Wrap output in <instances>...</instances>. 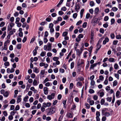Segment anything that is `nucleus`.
Listing matches in <instances>:
<instances>
[{
    "mask_svg": "<svg viewBox=\"0 0 121 121\" xmlns=\"http://www.w3.org/2000/svg\"><path fill=\"white\" fill-rule=\"evenodd\" d=\"M72 51H70V52L69 53V54L67 56V57L66 58V59H69V57L71 55V54L72 53Z\"/></svg>",
    "mask_w": 121,
    "mask_h": 121,
    "instance_id": "nucleus-34",
    "label": "nucleus"
},
{
    "mask_svg": "<svg viewBox=\"0 0 121 121\" xmlns=\"http://www.w3.org/2000/svg\"><path fill=\"white\" fill-rule=\"evenodd\" d=\"M108 110V108H104L101 109L102 114L103 115V114L105 113V112H107Z\"/></svg>",
    "mask_w": 121,
    "mask_h": 121,
    "instance_id": "nucleus-5",
    "label": "nucleus"
},
{
    "mask_svg": "<svg viewBox=\"0 0 121 121\" xmlns=\"http://www.w3.org/2000/svg\"><path fill=\"white\" fill-rule=\"evenodd\" d=\"M80 60L79 59L78 61L77 65L78 66H80L81 65L83 64L84 63L83 60H81V61L80 63Z\"/></svg>",
    "mask_w": 121,
    "mask_h": 121,
    "instance_id": "nucleus-8",
    "label": "nucleus"
},
{
    "mask_svg": "<svg viewBox=\"0 0 121 121\" xmlns=\"http://www.w3.org/2000/svg\"><path fill=\"white\" fill-rule=\"evenodd\" d=\"M77 86H82V82H78L77 84Z\"/></svg>",
    "mask_w": 121,
    "mask_h": 121,
    "instance_id": "nucleus-21",
    "label": "nucleus"
},
{
    "mask_svg": "<svg viewBox=\"0 0 121 121\" xmlns=\"http://www.w3.org/2000/svg\"><path fill=\"white\" fill-rule=\"evenodd\" d=\"M51 103L50 102L47 103H43V106L44 107L46 108L47 107H49L51 106Z\"/></svg>",
    "mask_w": 121,
    "mask_h": 121,
    "instance_id": "nucleus-3",
    "label": "nucleus"
},
{
    "mask_svg": "<svg viewBox=\"0 0 121 121\" xmlns=\"http://www.w3.org/2000/svg\"><path fill=\"white\" fill-rule=\"evenodd\" d=\"M15 100L14 99H12L10 100V104H13L15 103Z\"/></svg>",
    "mask_w": 121,
    "mask_h": 121,
    "instance_id": "nucleus-22",
    "label": "nucleus"
},
{
    "mask_svg": "<svg viewBox=\"0 0 121 121\" xmlns=\"http://www.w3.org/2000/svg\"><path fill=\"white\" fill-rule=\"evenodd\" d=\"M67 10V9L65 7H62L61 9V10L63 11H65Z\"/></svg>",
    "mask_w": 121,
    "mask_h": 121,
    "instance_id": "nucleus-59",
    "label": "nucleus"
},
{
    "mask_svg": "<svg viewBox=\"0 0 121 121\" xmlns=\"http://www.w3.org/2000/svg\"><path fill=\"white\" fill-rule=\"evenodd\" d=\"M37 82L36 80L35 79H34V80L33 83V85H34L37 86Z\"/></svg>",
    "mask_w": 121,
    "mask_h": 121,
    "instance_id": "nucleus-50",
    "label": "nucleus"
},
{
    "mask_svg": "<svg viewBox=\"0 0 121 121\" xmlns=\"http://www.w3.org/2000/svg\"><path fill=\"white\" fill-rule=\"evenodd\" d=\"M9 25V26L10 27L12 28V27L14 26V24L13 23L11 22Z\"/></svg>",
    "mask_w": 121,
    "mask_h": 121,
    "instance_id": "nucleus-46",
    "label": "nucleus"
},
{
    "mask_svg": "<svg viewBox=\"0 0 121 121\" xmlns=\"http://www.w3.org/2000/svg\"><path fill=\"white\" fill-rule=\"evenodd\" d=\"M52 45V43H47V48L48 47V48L47 49V50L48 51H50L51 50V45Z\"/></svg>",
    "mask_w": 121,
    "mask_h": 121,
    "instance_id": "nucleus-4",
    "label": "nucleus"
},
{
    "mask_svg": "<svg viewBox=\"0 0 121 121\" xmlns=\"http://www.w3.org/2000/svg\"><path fill=\"white\" fill-rule=\"evenodd\" d=\"M118 42V40H114L113 41V44L114 45H116Z\"/></svg>",
    "mask_w": 121,
    "mask_h": 121,
    "instance_id": "nucleus-31",
    "label": "nucleus"
},
{
    "mask_svg": "<svg viewBox=\"0 0 121 121\" xmlns=\"http://www.w3.org/2000/svg\"><path fill=\"white\" fill-rule=\"evenodd\" d=\"M20 20V18L19 17H17L16 19L15 23L16 24H17V23Z\"/></svg>",
    "mask_w": 121,
    "mask_h": 121,
    "instance_id": "nucleus-47",
    "label": "nucleus"
},
{
    "mask_svg": "<svg viewBox=\"0 0 121 121\" xmlns=\"http://www.w3.org/2000/svg\"><path fill=\"white\" fill-rule=\"evenodd\" d=\"M90 5L92 7L94 5V2L93 1H91L90 2Z\"/></svg>",
    "mask_w": 121,
    "mask_h": 121,
    "instance_id": "nucleus-30",
    "label": "nucleus"
},
{
    "mask_svg": "<svg viewBox=\"0 0 121 121\" xmlns=\"http://www.w3.org/2000/svg\"><path fill=\"white\" fill-rule=\"evenodd\" d=\"M22 96L21 95H19L18 96V98L17 99V102L18 103L21 102V98Z\"/></svg>",
    "mask_w": 121,
    "mask_h": 121,
    "instance_id": "nucleus-9",
    "label": "nucleus"
},
{
    "mask_svg": "<svg viewBox=\"0 0 121 121\" xmlns=\"http://www.w3.org/2000/svg\"><path fill=\"white\" fill-rule=\"evenodd\" d=\"M47 98L48 99L50 100H51L52 99H53V98L52 97H51L50 95H48L47 96Z\"/></svg>",
    "mask_w": 121,
    "mask_h": 121,
    "instance_id": "nucleus-42",
    "label": "nucleus"
},
{
    "mask_svg": "<svg viewBox=\"0 0 121 121\" xmlns=\"http://www.w3.org/2000/svg\"><path fill=\"white\" fill-rule=\"evenodd\" d=\"M96 117H99L100 116V112L98 111H97L96 112Z\"/></svg>",
    "mask_w": 121,
    "mask_h": 121,
    "instance_id": "nucleus-45",
    "label": "nucleus"
},
{
    "mask_svg": "<svg viewBox=\"0 0 121 121\" xmlns=\"http://www.w3.org/2000/svg\"><path fill=\"white\" fill-rule=\"evenodd\" d=\"M112 10L114 12L117 11L118 10V9L115 7H113L112 9Z\"/></svg>",
    "mask_w": 121,
    "mask_h": 121,
    "instance_id": "nucleus-35",
    "label": "nucleus"
},
{
    "mask_svg": "<svg viewBox=\"0 0 121 121\" xmlns=\"http://www.w3.org/2000/svg\"><path fill=\"white\" fill-rule=\"evenodd\" d=\"M46 52H42L40 54V55L41 56H44L46 55Z\"/></svg>",
    "mask_w": 121,
    "mask_h": 121,
    "instance_id": "nucleus-17",
    "label": "nucleus"
},
{
    "mask_svg": "<svg viewBox=\"0 0 121 121\" xmlns=\"http://www.w3.org/2000/svg\"><path fill=\"white\" fill-rule=\"evenodd\" d=\"M84 79V78L83 77H80L78 78L77 79H76V81H82Z\"/></svg>",
    "mask_w": 121,
    "mask_h": 121,
    "instance_id": "nucleus-11",
    "label": "nucleus"
},
{
    "mask_svg": "<svg viewBox=\"0 0 121 121\" xmlns=\"http://www.w3.org/2000/svg\"><path fill=\"white\" fill-rule=\"evenodd\" d=\"M31 78H35V74L34 73L32 74L31 75Z\"/></svg>",
    "mask_w": 121,
    "mask_h": 121,
    "instance_id": "nucleus-58",
    "label": "nucleus"
},
{
    "mask_svg": "<svg viewBox=\"0 0 121 121\" xmlns=\"http://www.w3.org/2000/svg\"><path fill=\"white\" fill-rule=\"evenodd\" d=\"M61 97L62 95L61 94H59L58 95L57 98L59 100H60L61 99Z\"/></svg>",
    "mask_w": 121,
    "mask_h": 121,
    "instance_id": "nucleus-60",
    "label": "nucleus"
},
{
    "mask_svg": "<svg viewBox=\"0 0 121 121\" xmlns=\"http://www.w3.org/2000/svg\"><path fill=\"white\" fill-rule=\"evenodd\" d=\"M99 78L100 80L101 81L103 80L104 79V77L102 75L100 76Z\"/></svg>",
    "mask_w": 121,
    "mask_h": 121,
    "instance_id": "nucleus-56",
    "label": "nucleus"
},
{
    "mask_svg": "<svg viewBox=\"0 0 121 121\" xmlns=\"http://www.w3.org/2000/svg\"><path fill=\"white\" fill-rule=\"evenodd\" d=\"M67 116L69 118H71L73 117L72 114L70 113H68Z\"/></svg>",
    "mask_w": 121,
    "mask_h": 121,
    "instance_id": "nucleus-32",
    "label": "nucleus"
},
{
    "mask_svg": "<svg viewBox=\"0 0 121 121\" xmlns=\"http://www.w3.org/2000/svg\"><path fill=\"white\" fill-rule=\"evenodd\" d=\"M85 106H86L87 108L88 109L90 107V106L89 104L88 103H85Z\"/></svg>",
    "mask_w": 121,
    "mask_h": 121,
    "instance_id": "nucleus-49",
    "label": "nucleus"
},
{
    "mask_svg": "<svg viewBox=\"0 0 121 121\" xmlns=\"http://www.w3.org/2000/svg\"><path fill=\"white\" fill-rule=\"evenodd\" d=\"M89 92L91 94L94 93L95 92L92 89H90Z\"/></svg>",
    "mask_w": 121,
    "mask_h": 121,
    "instance_id": "nucleus-40",
    "label": "nucleus"
},
{
    "mask_svg": "<svg viewBox=\"0 0 121 121\" xmlns=\"http://www.w3.org/2000/svg\"><path fill=\"white\" fill-rule=\"evenodd\" d=\"M116 38L117 39H121V36L120 35H118L116 36Z\"/></svg>",
    "mask_w": 121,
    "mask_h": 121,
    "instance_id": "nucleus-25",
    "label": "nucleus"
},
{
    "mask_svg": "<svg viewBox=\"0 0 121 121\" xmlns=\"http://www.w3.org/2000/svg\"><path fill=\"white\" fill-rule=\"evenodd\" d=\"M87 25V23L86 22H84L82 25V27L84 28L86 27V26Z\"/></svg>",
    "mask_w": 121,
    "mask_h": 121,
    "instance_id": "nucleus-43",
    "label": "nucleus"
},
{
    "mask_svg": "<svg viewBox=\"0 0 121 121\" xmlns=\"http://www.w3.org/2000/svg\"><path fill=\"white\" fill-rule=\"evenodd\" d=\"M4 65L6 66H8L9 65V63L8 62H6L4 63Z\"/></svg>",
    "mask_w": 121,
    "mask_h": 121,
    "instance_id": "nucleus-48",
    "label": "nucleus"
},
{
    "mask_svg": "<svg viewBox=\"0 0 121 121\" xmlns=\"http://www.w3.org/2000/svg\"><path fill=\"white\" fill-rule=\"evenodd\" d=\"M7 44H6V43H4V47L3 49V50H7Z\"/></svg>",
    "mask_w": 121,
    "mask_h": 121,
    "instance_id": "nucleus-29",
    "label": "nucleus"
},
{
    "mask_svg": "<svg viewBox=\"0 0 121 121\" xmlns=\"http://www.w3.org/2000/svg\"><path fill=\"white\" fill-rule=\"evenodd\" d=\"M76 51L77 54L78 55V56H80V55L82 53V52H81V51L80 52V50L78 49H77Z\"/></svg>",
    "mask_w": 121,
    "mask_h": 121,
    "instance_id": "nucleus-10",
    "label": "nucleus"
},
{
    "mask_svg": "<svg viewBox=\"0 0 121 121\" xmlns=\"http://www.w3.org/2000/svg\"><path fill=\"white\" fill-rule=\"evenodd\" d=\"M120 92L119 91H117L116 93V96L118 97L119 95Z\"/></svg>",
    "mask_w": 121,
    "mask_h": 121,
    "instance_id": "nucleus-61",
    "label": "nucleus"
},
{
    "mask_svg": "<svg viewBox=\"0 0 121 121\" xmlns=\"http://www.w3.org/2000/svg\"><path fill=\"white\" fill-rule=\"evenodd\" d=\"M73 84L72 83H71L70 84L69 88L70 89H71L73 88Z\"/></svg>",
    "mask_w": 121,
    "mask_h": 121,
    "instance_id": "nucleus-52",
    "label": "nucleus"
},
{
    "mask_svg": "<svg viewBox=\"0 0 121 121\" xmlns=\"http://www.w3.org/2000/svg\"><path fill=\"white\" fill-rule=\"evenodd\" d=\"M111 25L113 24L115 22V20L114 18H112L111 19Z\"/></svg>",
    "mask_w": 121,
    "mask_h": 121,
    "instance_id": "nucleus-37",
    "label": "nucleus"
},
{
    "mask_svg": "<svg viewBox=\"0 0 121 121\" xmlns=\"http://www.w3.org/2000/svg\"><path fill=\"white\" fill-rule=\"evenodd\" d=\"M59 59L58 57H54L52 58V59L54 61H56Z\"/></svg>",
    "mask_w": 121,
    "mask_h": 121,
    "instance_id": "nucleus-26",
    "label": "nucleus"
},
{
    "mask_svg": "<svg viewBox=\"0 0 121 121\" xmlns=\"http://www.w3.org/2000/svg\"><path fill=\"white\" fill-rule=\"evenodd\" d=\"M33 71L36 73H38L39 72V70L37 67L34 68Z\"/></svg>",
    "mask_w": 121,
    "mask_h": 121,
    "instance_id": "nucleus-14",
    "label": "nucleus"
},
{
    "mask_svg": "<svg viewBox=\"0 0 121 121\" xmlns=\"http://www.w3.org/2000/svg\"><path fill=\"white\" fill-rule=\"evenodd\" d=\"M29 98V97L28 96H26L23 99L24 101H25V102H26L27 101V100Z\"/></svg>",
    "mask_w": 121,
    "mask_h": 121,
    "instance_id": "nucleus-24",
    "label": "nucleus"
},
{
    "mask_svg": "<svg viewBox=\"0 0 121 121\" xmlns=\"http://www.w3.org/2000/svg\"><path fill=\"white\" fill-rule=\"evenodd\" d=\"M112 99V97H108L106 98V100L108 101L111 102Z\"/></svg>",
    "mask_w": 121,
    "mask_h": 121,
    "instance_id": "nucleus-23",
    "label": "nucleus"
},
{
    "mask_svg": "<svg viewBox=\"0 0 121 121\" xmlns=\"http://www.w3.org/2000/svg\"><path fill=\"white\" fill-rule=\"evenodd\" d=\"M100 21L98 18H95V19H92L91 22L92 23L95 24L97 23H98Z\"/></svg>",
    "mask_w": 121,
    "mask_h": 121,
    "instance_id": "nucleus-2",
    "label": "nucleus"
},
{
    "mask_svg": "<svg viewBox=\"0 0 121 121\" xmlns=\"http://www.w3.org/2000/svg\"><path fill=\"white\" fill-rule=\"evenodd\" d=\"M109 19V17L108 16H105L104 18V20L105 21H108Z\"/></svg>",
    "mask_w": 121,
    "mask_h": 121,
    "instance_id": "nucleus-55",
    "label": "nucleus"
},
{
    "mask_svg": "<svg viewBox=\"0 0 121 121\" xmlns=\"http://www.w3.org/2000/svg\"><path fill=\"white\" fill-rule=\"evenodd\" d=\"M48 111L47 115H50L55 113L56 111L55 107L54 106H52L50 108H48L46 110Z\"/></svg>",
    "mask_w": 121,
    "mask_h": 121,
    "instance_id": "nucleus-1",
    "label": "nucleus"
},
{
    "mask_svg": "<svg viewBox=\"0 0 121 121\" xmlns=\"http://www.w3.org/2000/svg\"><path fill=\"white\" fill-rule=\"evenodd\" d=\"M118 66L117 64H115L114 65V68L115 69H117L118 68Z\"/></svg>",
    "mask_w": 121,
    "mask_h": 121,
    "instance_id": "nucleus-62",
    "label": "nucleus"
},
{
    "mask_svg": "<svg viewBox=\"0 0 121 121\" xmlns=\"http://www.w3.org/2000/svg\"><path fill=\"white\" fill-rule=\"evenodd\" d=\"M89 103L91 105H92L94 104V102L93 100H91Z\"/></svg>",
    "mask_w": 121,
    "mask_h": 121,
    "instance_id": "nucleus-57",
    "label": "nucleus"
},
{
    "mask_svg": "<svg viewBox=\"0 0 121 121\" xmlns=\"http://www.w3.org/2000/svg\"><path fill=\"white\" fill-rule=\"evenodd\" d=\"M74 62H72L71 64V69H73L74 66Z\"/></svg>",
    "mask_w": 121,
    "mask_h": 121,
    "instance_id": "nucleus-33",
    "label": "nucleus"
},
{
    "mask_svg": "<svg viewBox=\"0 0 121 121\" xmlns=\"http://www.w3.org/2000/svg\"><path fill=\"white\" fill-rule=\"evenodd\" d=\"M48 88L46 87H45L43 88L44 93L45 95H47L48 93Z\"/></svg>",
    "mask_w": 121,
    "mask_h": 121,
    "instance_id": "nucleus-6",
    "label": "nucleus"
},
{
    "mask_svg": "<svg viewBox=\"0 0 121 121\" xmlns=\"http://www.w3.org/2000/svg\"><path fill=\"white\" fill-rule=\"evenodd\" d=\"M108 60L110 62H115V59L112 58H111L109 59Z\"/></svg>",
    "mask_w": 121,
    "mask_h": 121,
    "instance_id": "nucleus-16",
    "label": "nucleus"
},
{
    "mask_svg": "<svg viewBox=\"0 0 121 121\" xmlns=\"http://www.w3.org/2000/svg\"><path fill=\"white\" fill-rule=\"evenodd\" d=\"M117 84V82L116 80H115L113 82V86H116Z\"/></svg>",
    "mask_w": 121,
    "mask_h": 121,
    "instance_id": "nucleus-54",
    "label": "nucleus"
},
{
    "mask_svg": "<svg viewBox=\"0 0 121 121\" xmlns=\"http://www.w3.org/2000/svg\"><path fill=\"white\" fill-rule=\"evenodd\" d=\"M16 111H15V110H14L13 111H12L11 112L10 114L11 115H12L13 116H14V114L16 113Z\"/></svg>",
    "mask_w": 121,
    "mask_h": 121,
    "instance_id": "nucleus-38",
    "label": "nucleus"
},
{
    "mask_svg": "<svg viewBox=\"0 0 121 121\" xmlns=\"http://www.w3.org/2000/svg\"><path fill=\"white\" fill-rule=\"evenodd\" d=\"M52 55V54L50 52H48L47 53V56H48L51 57Z\"/></svg>",
    "mask_w": 121,
    "mask_h": 121,
    "instance_id": "nucleus-64",
    "label": "nucleus"
},
{
    "mask_svg": "<svg viewBox=\"0 0 121 121\" xmlns=\"http://www.w3.org/2000/svg\"><path fill=\"white\" fill-rule=\"evenodd\" d=\"M99 10V8L98 7H97L95 9V10H94V12L95 13L97 14L98 13V12Z\"/></svg>",
    "mask_w": 121,
    "mask_h": 121,
    "instance_id": "nucleus-19",
    "label": "nucleus"
},
{
    "mask_svg": "<svg viewBox=\"0 0 121 121\" xmlns=\"http://www.w3.org/2000/svg\"><path fill=\"white\" fill-rule=\"evenodd\" d=\"M6 33V32L5 31L4 32L3 35L1 36V38L3 39L4 38L5 36Z\"/></svg>",
    "mask_w": 121,
    "mask_h": 121,
    "instance_id": "nucleus-51",
    "label": "nucleus"
},
{
    "mask_svg": "<svg viewBox=\"0 0 121 121\" xmlns=\"http://www.w3.org/2000/svg\"><path fill=\"white\" fill-rule=\"evenodd\" d=\"M110 115V114L109 112H105L104 114H103V115H104L105 116L107 117H108Z\"/></svg>",
    "mask_w": 121,
    "mask_h": 121,
    "instance_id": "nucleus-15",
    "label": "nucleus"
},
{
    "mask_svg": "<svg viewBox=\"0 0 121 121\" xmlns=\"http://www.w3.org/2000/svg\"><path fill=\"white\" fill-rule=\"evenodd\" d=\"M105 103V100L104 99H101L100 101V104L101 105H103Z\"/></svg>",
    "mask_w": 121,
    "mask_h": 121,
    "instance_id": "nucleus-27",
    "label": "nucleus"
},
{
    "mask_svg": "<svg viewBox=\"0 0 121 121\" xmlns=\"http://www.w3.org/2000/svg\"><path fill=\"white\" fill-rule=\"evenodd\" d=\"M95 83V82L94 80L91 81V84L92 86H94Z\"/></svg>",
    "mask_w": 121,
    "mask_h": 121,
    "instance_id": "nucleus-36",
    "label": "nucleus"
},
{
    "mask_svg": "<svg viewBox=\"0 0 121 121\" xmlns=\"http://www.w3.org/2000/svg\"><path fill=\"white\" fill-rule=\"evenodd\" d=\"M51 16L49 15L48 16V18L46 19V20L47 22H50L51 21Z\"/></svg>",
    "mask_w": 121,
    "mask_h": 121,
    "instance_id": "nucleus-12",
    "label": "nucleus"
},
{
    "mask_svg": "<svg viewBox=\"0 0 121 121\" xmlns=\"http://www.w3.org/2000/svg\"><path fill=\"white\" fill-rule=\"evenodd\" d=\"M9 94V92L6 91L3 94V95L5 97H7L8 96Z\"/></svg>",
    "mask_w": 121,
    "mask_h": 121,
    "instance_id": "nucleus-18",
    "label": "nucleus"
},
{
    "mask_svg": "<svg viewBox=\"0 0 121 121\" xmlns=\"http://www.w3.org/2000/svg\"><path fill=\"white\" fill-rule=\"evenodd\" d=\"M99 32L102 34H104V30L102 28H100L99 30Z\"/></svg>",
    "mask_w": 121,
    "mask_h": 121,
    "instance_id": "nucleus-41",
    "label": "nucleus"
},
{
    "mask_svg": "<svg viewBox=\"0 0 121 121\" xmlns=\"http://www.w3.org/2000/svg\"><path fill=\"white\" fill-rule=\"evenodd\" d=\"M21 47V44L19 43L18 44L17 46V48L18 49H20Z\"/></svg>",
    "mask_w": 121,
    "mask_h": 121,
    "instance_id": "nucleus-28",
    "label": "nucleus"
},
{
    "mask_svg": "<svg viewBox=\"0 0 121 121\" xmlns=\"http://www.w3.org/2000/svg\"><path fill=\"white\" fill-rule=\"evenodd\" d=\"M5 22H2L0 24V27H2L5 24Z\"/></svg>",
    "mask_w": 121,
    "mask_h": 121,
    "instance_id": "nucleus-44",
    "label": "nucleus"
},
{
    "mask_svg": "<svg viewBox=\"0 0 121 121\" xmlns=\"http://www.w3.org/2000/svg\"><path fill=\"white\" fill-rule=\"evenodd\" d=\"M80 9V6L78 4H76L75 6V9L76 11H78Z\"/></svg>",
    "mask_w": 121,
    "mask_h": 121,
    "instance_id": "nucleus-13",
    "label": "nucleus"
},
{
    "mask_svg": "<svg viewBox=\"0 0 121 121\" xmlns=\"http://www.w3.org/2000/svg\"><path fill=\"white\" fill-rule=\"evenodd\" d=\"M64 0H60L59 2L57 5V7H59L60 5L62 3H63V2L64 1Z\"/></svg>",
    "mask_w": 121,
    "mask_h": 121,
    "instance_id": "nucleus-20",
    "label": "nucleus"
},
{
    "mask_svg": "<svg viewBox=\"0 0 121 121\" xmlns=\"http://www.w3.org/2000/svg\"><path fill=\"white\" fill-rule=\"evenodd\" d=\"M115 35L113 33L111 34H110L111 38L112 39H114L115 37Z\"/></svg>",
    "mask_w": 121,
    "mask_h": 121,
    "instance_id": "nucleus-53",
    "label": "nucleus"
},
{
    "mask_svg": "<svg viewBox=\"0 0 121 121\" xmlns=\"http://www.w3.org/2000/svg\"><path fill=\"white\" fill-rule=\"evenodd\" d=\"M68 34V32H65L63 33L62 36H66Z\"/></svg>",
    "mask_w": 121,
    "mask_h": 121,
    "instance_id": "nucleus-39",
    "label": "nucleus"
},
{
    "mask_svg": "<svg viewBox=\"0 0 121 121\" xmlns=\"http://www.w3.org/2000/svg\"><path fill=\"white\" fill-rule=\"evenodd\" d=\"M27 5L25 3H23L22 5V7L23 8H26L27 7Z\"/></svg>",
    "mask_w": 121,
    "mask_h": 121,
    "instance_id": "nucleus-63",
    "label": "nucleus"
},
{
    "mask_svg": "<svg viewBox=\"0 0 121 121\" xmlns=\"http://www.w3.org/2000/svg\"><path fill=\"white\" fill-rule=\"evenodd\" d=\"M97 46H98V47H97L96 49L95 52V53L96 54L97 53L98 51L100 49L101 47V45L100 44L98 45H97Z\"/></svg>",
    "mask_w": 121,
    "mask_h": 121,
    "instance_id": "nucleus-7",
    "label": "nucleus"
}]
</instances>
